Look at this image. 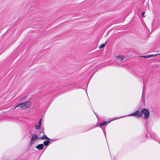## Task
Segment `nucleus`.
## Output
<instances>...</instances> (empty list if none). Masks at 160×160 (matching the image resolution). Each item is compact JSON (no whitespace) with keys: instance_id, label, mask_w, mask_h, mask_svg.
<instances>
[{"instance_id":"nucleus-7","label":"nucleus","mask_w":160,"mask_h":160,"mask_svg":"<svg viewBox=\"0 0 160 160\" xmlns=\"http://www.w3.org/2000/svg\"><path fill=\"white\" fill-rule=\"evenodd\" d=\"M158 55V54H156V55H145V56H141V57L143 58H151L152 57L156 56L157 55Z\"/></svg>"},{"instance_id":"nucleus-16","label":"nucleus","mask_w":160,"mask_h":160,"mask_svg":"<svg viewBox=\"0 0 160 160\" xmlns=\"http://www.w3.org/2000/svg\"><path fill=\"white\" fill-rule=\"evenodd\" d=\"M145 13V12H142V17H145V16L144 15V14Z\"/></svg>"},{"instance_id":"nucleus-19","label":"nucleus","mask_w":160,"mask_h":160,"mask_svg":"<svg viewBox=\"0 0 160 160\" xmlns=\"http://www.w3.org/2000/svg\"><path fill=\"white\" fill-rule=\"evenodd\" d=\"M110 122H111V121H108V122H108V123H110Z\"/></svg>"},{"instance_id":"nucleus-2","label":"nucleus","mask_w":160,"mask_h":160,"mask_svg":"<svg viewBox=\"0 0 160 160\" xmlns=\"http://www.w3.org/2000/svg\"><path fill=\"white\" fill-rule=\"evenodd\" d=\"M31 104V101H28L21 103V108L23 109L29 108Z\"/></svg>"},{"instance_id":"nucleus-5","label":"nucleus","mask_w":160,"mask_h":160,"mask_svg":"<svg viewBox=\"0 0 160 160\" xmlns=\"http://www.w3.org/2000/svg\"><path fill=\"white\" fill-rule=\"evenodd\" d=\"M43 148V144H38L36 147V148L38 149L39 150H41Z\"/></svg>"},{"instance_id":"nucleus-12","label":"nucleus","mask_w":160,"mask_h":160,"mask_svg":"<svg viewBox=\"0 0 160 160\" xmlns=\"http://www.w3.org/2000/svg\"><path fill=\"white\" fill-rule=\"evenodd\" d=\"M121 62H120L119 60H117L116 61L115 64L117 65H119L121 63Z\"/></svg>"},{"instance_id":"nucleus-21","label":"nucleus","mask_w":160,"mask_h":160,"mask_svg":"<svg viewBox=\"0 0 160 160\" xmlns=\"http://www.w3.org/2000/svg\"><path fill=\"white\" fill-rule=\"evenodd\" d=\"M77 88V89H78V87H77V88Z\"/></svg>"},{"instance_id":"nucleus-10","label":"nucleus","mask_w":160,"mask_h":160,"mask_svg":"<svg viewBox=\"0 0 160 160\" xmlns=\"http://www.w3.org/2000/svg\"><path fill=\"white\" fill-rule=\"evenodd\" d=\"M107 123V122L106 121H103L102 122H101V123H100L99 124V125L100 126H101V127H102L104 125L106 124Z\"/></svg>"},{"instance_id":"nucleus-11","label":"nucleus","mask_w":160,"mask_h":160,"mask_svg":"<svg viewBox=\"0 0 160 160\" xmlns=\"http://www.w3.org/2000/svg\"><path fill=\"white\" fill-rule=\"evenodd\" d=\"M41 125L39 124H36L35 126V128L37 130H38L40 129L41 128Z\"/></svg>"},{"instance_id":"nucleus-14","label":"nucleus","mask_w":160,"mask_h":160,"mask_svg":"<svg viewBox=\"0 0 160 160\" xmlns=\"http://www.w3.org/2000/svg\"><path fill=\"white\" fill-rule=\"evenodd\" d=\"M27 97H28V96L27 95H26L25 96H24V97H22V98L21 99V100H23L25 99V98H27Z\"/></svg>"},{"instance_id":"nucleus-1","label":"nucleus","mask_w":160,"mask_h":160,"mask_svg":"<svg viewBox=\"0 0 160 160\" xmlns=\"http://www.w3.org/2000/svg\"><path fill=\"white\" fill-rule=\"evenodd\" d=\"M149 112L148 110L146 108H143L141 112L138 110H137L133 113L127 116H125L118 118H113V119L111 121H112L113 120L118 119L120 118H123L126 116H135L136 117H137L138 118H139L142 117V114L144 115V118L146 119H147L148 118V117L149 115Z\"/></svg>"},{"instance_id":"nucleus-6","label":"nucleus","mask_w":160,"mask_h":160,"mask_svg":"<svg viewBox=\"0 0 160 160\" xmlns=\"http://www.w3.org/2000/svg\"><path fill=\"white\" fill-rule=\"evenodd\" d=\"M39 139L42 140H44V139H47V140H50V138H48L46 135L44 134L43 136L38 138Z\"/></svg>"},{"instance_id":"nucleus-13","label":"nucleus","mask_w":160,"mask_h":160,"mask_svg":"<svg viewBox=\"0 0 160 160\" xmlns=\"http://www.w3.org/2000/svg\"><path fill=\"white\" fill-rule=\"evenodd\" d=\"M105 46V44H102L100 45L99 47V48H103Z\"/></svg>"},{"instance_id":"nucleus-9","label":"nucleus","mask_w":160,"mask_h":160,"mask_svg":"<svg viewBox=\"0 0 160 160\" xmlns=\"http://www.w3.org/2000/svg\"><path fill=\"white\" fill-rule=\"evenodd\" d=\"M50 143V141L49 140L45 141L43 142V145L45 146H48L49 145Z\"/></svg>"},{"instance_id":"nucleus-8","label":"nucleus","mask_w":160,"mask_h":160,"mask_svg":"<svg viewBox=\"0 0 160 160\" xmlns=\"http://www.w3.org/2000/svg\"><path fill=\"white\" fill-rule=\"evenodd\" d=\"M117 60L120 61V62L122 61L123 60L124 57L122 56H118L117 57Z\"/></svg>"},{"instance_id":"nucleus-17","label":"nucleus","mask_w":160,"mask_h":160,"mask_svg":"<svg viewBox=\"0 0 160 160\" xmlns=\"http://www.w3.org/2000/svg\"><path fill=\"white\" fill-rule=\"evenodd\" d=\"M95 127H96V126H95ZM95 128V127H93L92 128H90L89 129H88V130H86V131L85 132H86V131H88L90 130H91V129H92V128Z\"/></svg>"},{"instance_id":"nucleus-4","label":"nucleus","mask_w":160,"mask_h":160,"mask_svg":"<svg viewBox=\"0 0 160 160\" xmlns=\"http://www.w3.org/2000/svg\"><path fill=\"white\" fill-rule=\"evenodd\" d=\"M149 134L151 138L155 141L158 140V136L154 132H151Z\"/></svg>"},{"instance_id":"nucleus-18","label":"nucleus","mask_w":160,"mask_h":160,"mask_svg":"<svg viewBox=\"0 0 160 160\" xmlns=\"http://www.w3.org/2000/svg\"><path fill=\"white\" fill-rule=\"evenodd\" d=\"M20 106V104H18V106H17L15 107V108H14V109H15V108H17V107H19Z\"/></svg>"},{"instance_id":"nucleus-15","label":"nucleus","mask_w":160,"mask_h":160,"mask_svg":"<svg viewBox=\"0 0 160 160\" xmlns=\"http://www.w3.org/2000/svg\"><path fill=\"white\" fill-rule=\"evenodd\" d=\"M41 122H42V119L40 118L39 120V122L38 123V124L41 125Z\"/></svg>"},{"instance_id":"nucleus-20","label":"nucleus","mask_w":160,"mask_h":160,"mask_svg":"<svg viewBox=\"0 0 160 160\" xmlns=\"http://www.w3.org/2000/svg\"><path fill=\"white\" fill-rule=\"evenodd\" d=\"M143 84H144V80H143Z\"/></svg>"},{"instance_id":"nucleus-3","label":"nucleus","mask_w":160,"mask_h":160,"mask_svg":"<svg viewBox=\"0 0 160 160\" xmlns=\"http://www.w3.org/2000/svg\"><path fill=\"white\" fill-rule=\"evenodd\" d=\"M39 137L35 134H33L31 135V138L30 142V145H31L35 143V141L39 139Z\"/></svg>"}]
</instances>
